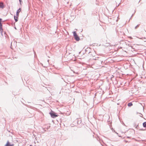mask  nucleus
Here are the masks:
<instances>
[{
  "label": "nucleus",
  "instance_id": "obj_12",
  "mask_svg": "<svg viewBox=\"0 0 146 146\" xmlns=\"http://www.w3.org/2000/svg\"><path fill=\"white\" fill-rule=\"evenodd\" d=\"M137 26L135 27V28L136 29L137 27Z\"/></svg>",
  "mask_w": 146,
  "mask_h": 146
},
{
  "label": "nucleus",
  "instance_id": "obj_14",
  "mask_svg": "<svg viewBox=\"0 0 146 146\" xmlns=\"http://www.w3.org/2000/svg\"><path fill=\"white\" fill-rule=\"evenodd\" d=\"M30 146H32L31 145H30Z\"/></svg>",
  "mask_w": 146,
  "mask_h": 146
},
{
  "label": "nucleus",
  "instance_id": "obj_11",
  "mask_svg": "<svg viewBox=\"0 0 146 146\" xmlns=\"http://www.w3.org/2000/svg\"><path fill=\"white\" fill-rule=\"evenodd\" d=\"M1 19H0V22L1 21Z\"/></svg>",
  "mask_w": 146,
  "mask_h": 146
},
{
  "label": "nucleus",
  "instance_id": "obj_5",
  "mask_svg": "<svg viewBox=\"0 0 146 146\" xmlns=\"http://www.w3.org/2000/svg\"><path fill=\"white\" fill-rule=\"evenodd\" d=\"M18 17L19 16H17V15L14 16V19L16 22H17L18 21Z\"/></svg>",
  "mask_w": 146,
  "mask_h": 146
},
{
  "label": "nucleus",
  "instance_id": "obj_13",
  "mask_svg": "<svg viewBox=\"0 0 146 146\" xmlns=\"http://www.w3.org/2000/svg\"><path fill=\"white\" fill-rule=\"evenodd\" d=\"M140 1V0H139V1H138V2H139Z\"/></svg>",
  "mask_w": 146,
  "mask_h": 146
},
{
  "label": "nucleus",
  "instance_id": "obj_10",
  "mask_svg": "<svg viewBox=\"0 0 146 146\" xmlns=\"http://www.w3.org/2000/svg\"><path fill=\"white\" fill-rule=\"evenodd\" d=\"M20 4L21 5V2H22L21 0H19Z\"/></svg>",
  "mask_w": 146,
  "mask_h": 146
},
{
  "label": "nucleus",
  "instance_id": "obj_9",
  "mask_svg": "<svg viewBox=\"0 0 146 146\" xmlns=\"http://www.w3.org/2000/svg\"><path fill=\"white\" fill-rule=\"evenodd\" d=\"M3 4L0 3V7H2Z\"/></svg>",
  "mask_w": 146,
  "mask_h": 146
},
{
  "label": "nucleus",
  "instance_id": "obj_8",
  "mask_svg": "<svg viewBox=\"0 0 146 146\" xmlns=\"http://www.w3.org/2000/svg\"><path fill=\"white\" fill-rule=\"evenodd\" d=\"M143 125L144 127H146V122H145L143 123Z\"/></svg>",
  "mask_w": 146,
  "mask_h": 146
},
{
  "label": "nucleus",
  "instance_id": "obj_3",
  "mask_svg": "<svg viewBox=\"0 0 146 146\" xmlns=\"http://www.w3.org/2000/svg\"><path fill=\"white\" fill-rule=\"evenodd\" d=\"M13 144H11L9 141H7L5 146H13Z\"/></svg>",
  "mask_w": 146,
  "mask_h": 146
},
{
  "label": "nucleus",
  "instance_id": "obj_1",
  "mask_svg": "<svg viewBox=\"0 0 146 146\" xmlns=\"http://www.w3.org/2000/svg\"><path fill=\"white\" fill-rule=\"evenodd\" d=\"M73 35L75 40L77 41H79L80 40V38L77 34L75 32H73Z\"/></svg>",
  "mask_w": 146,
  "mask_h": 146
},
{
  "label": "nucleus",
  "instance_id": "obj_6",
  "mask_svg": "<svg viewBox=\"0 0 146 146\" xmlns=\"http://www.w3.org/2000/svg\"><path fill=\"white\" fill-rule=\"evenodd\" d=\"M3 29L2 25H0V32L2 33L3 32Z\"/></svg>",
  "mask_w": 146,
  "mask_h": 146
},
{
  "label": "nucleus",
  "instance_id": "obj_7",
  "mask_svg": "<svg viewBox=\"0 0 146 146\" xmlns=\"http://www.w3.org/2000/svg\"><path fill=\"white\" fill-rule=\"evenodd\" d=\"M133 105V104L132 103L130 102L128 104V106H131Z\"/></svg>",
  "mask_w": 146,
  "mask_h": 146
},
{
  "label": "nucleus",
  "instance_id": "obj_2",
  "mask_svg": "<svg viewBox=\"0 0 146 146\" xmlns=\"http://www.w3.org/2000/svg\"><path fill=\"white\" fill-rule=\"evenodd\" d=\"M50 114L52 118H54L58 116L57 115L55 114L54 113H50Z\"/></svg>",
  "mask_w": 146,
  "mask_h": 146
},
{
  "label": "nucleus",
  "instance_id": "obj_4",
  "mask_svg": "<svg viewBox=\"0 0 146 146\" xmlns=\"http://www.w3.org/2000/svg\"><path fill=\"white\" fill-rule=\"evenodd\" d=\"M21 11V8H19V9L17 10L16 13V15L17 16H19V13H20Z\"/></svg>",
  "mask_w": 146,
  "mask_h": 146
}]
</instances>
